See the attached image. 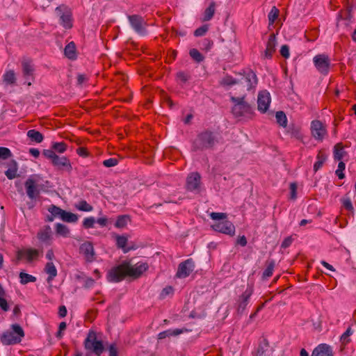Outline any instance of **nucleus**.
<instances>
[{
	"label": "nucleus",
	"mask_w": 356,
	"mask_h": 356,
	"mask_svg": "<svg viewBox=\"0 0 356 356\" xmlns=\"http://www.w3.org/2000/svg\"><path fill=\"white\" fill-rule=\"evenodd\" d=\"M239 83H243V81L242 80H238V79H234L229 75H227L221 81V84L223 86H233Z\"/></svg>",
	"instance_id": "38"
},
{
	"label": "nucleus",
	"mask_w": 356,
	"mask_h": 356,
	"mask_svg": "<svg viewBox=\"0 0 356 356\" xmlns=\"http://www.w3.org/2000/svg\"><path fill=\"white\" fill-rule=\"evenodd\" d=\"M312 134L318 140H322L326 134V129L323 123L319 120H314L312 122Z\"/></svg>",
	"instance_id": "20"
},
{
	"label": "nucleus",
	"mask_w": 356,
	"mask_h": 356,
	"mask_svg": "<svg viewBox=\"0 0 356 356\" xmlns=\"http://www.w3.org/2000/svg\"><path fill=\"white\" fill-rule=\"evenodd\" d=\"M88 80V77L86 74H78L77 76V84L81 86Z\"/></svg>",
	"instance_id": "64"
},
{
	"label": "nucleus",
	"mask_w": 356,
	"mask_h": 356,
	"mask_svg": "<svg viewBox=\"0 0 356 356\" xmlns=\"http://www.w3.org/2000/svg\"><path fill=\"white\" fill-rule=\"evenodd\" d=\"M27 136L33 142L40 143L43 140L42 134L35 129H31L27 132Z\"/></svg>",
	"instance_id": "31"
},
{
	"label": "nucleus",
	"mask_w": 356,
	"mask_h": 356,
	"mask_svg": "<svg viewBox=\"0 0 356 356\" xmlns=\"http://www.w3.org/2000/svg\"><path fill=\"white\" fill-rule=\"evenodd\" d=\"M216 3L212 1L204 13L203 21L207 22L211 19L215 13Z\"/></svg>",
	"instance_id": "32"
},
{
	"label": "nucleus",
	"mask_w": 356,
	"mask_h": 356,
	"mask_svg": "<svg viewBox=\"0 0 356 356\" xmlns=\"http://www.w3.org/2000/svg\"><path fill=\"white\" fill-rule=\"evenodd\" d=\"M128 19L131 27L136 33L143 35L146 34V30L145 28L146 22L141 16L138 15H129Z\"/></svg>",
	"instance_id": "13"
},
{
	"label": "nucleus",
	"mask_w": 356,
	"mask_h": 356,
	"mask_svg": "<svg viewBox=\"0 0 356 356\" xmlns=\"http://www.w3.org/2000/svg\"><path fill=\"white\" fill-rule=\"evenodd\" d=\"M190 56L197 63H201L204 60V57L203 55L196 49H192L189 51Z\"/></svg>",
	"instance_id": "42"
},
{
	"label": "nucleus",
	"mask_w": 356,
	"mask_h": 356,
	"mask_svg": "<svg viewBox=\"0 0 356 356\" xmlns=\"http://www.w3.org/2000/svg\"><path fill=\"white\" fill-rule=\"evenodd\" d=\"M55 13L59 17L60 24L65 29L72 27V13L71 9L65 4L56 7Z\"/></svg>",
	"instance_id": "6"
},
{
	"label": "nucleus",
	"mask_w": 356,
	"mask_h": 356,
	"mask_svg": "<svg viewBox=\"0 0 356 356\" xmlns=\"http://www.w3.org/2000/svg\"><path fill=\"white\" fill-rule=\"evenodd\" d=\"M277 46L276 36L275 33H271L269 35L268 40L266 43V48L261 57L264 59H271L273 54L275 52Z\"/></svg>",
	"instance_id": "17"
},
{
	"label": "nucleus",
	"mask_w": 356,
	"mask_h": 356,
	"mask_svg": "<svg viewBox=\"0 0 356 356\" xmlns=\"http://www.w3.org/2000/svg\"><path fill=\"white\" fill-rule=\"evenodd\" d=\"M148 267L145 262H138L132 265L130 261H123L108 270L107 280L110 282H120L126 277L137 279L148 269Z\"/></svg>",
	"instance_id": "1"
},
{
	"label": "nucleus",
	"mask_w": 356,
	"mask_h": 356,
	"mask_svg": "<svg viewBox=\"0 0 356 356\" xmlns=\"http://www.w3.org/2000/svg\"><path fill=\"white\" fill-rule=\"evenodd\" d=\"M346 165L343 161H340L338 165V169L335 173L338 176L339 179H342L345 177V175L343 171L345 170Z\"/></svg>",
	"instance_id": "51"
},
{
	"label": "nucleus",
	"mask_w": 356,
	"mask_h": 356,
	"mask_svg": "<svg viewBox=\"0 0 356 356\" xmlns=\"http://www.w3.org/2000/svg\"><path fill=\"white\" fill-rule=\"evenodd\" d=\"M177 78L182 83H186L190 79V74L188 72L179 71L176 74Z\"/></svg>",
	"instance_id": "54"
},
{
	"label": "nucleus",
	"mask_w": 356,
	"mask_h": 356,
	"mask_svg": "<svg viewBox=\"0 0 356 356\" xmlns=\"http://www.w3.org/2000/svg\"><path fill=\"white\" fill-rule=\"evenodd\" d=\"M187 331L186 329H175V330H168L163 332H160L158 334V339H163L166 337H170L172 336H177L180 334L184 333V332Z\"/></svg>",
	"instance_id": "25"
},
{
	"label": "nucleus",
	"mask_w": 356,
	"mask_h": 356,
	"mask_svg": "<svg viewBox=\"0 0 356 356\" xmlns=\"http://www.w3.org/2000/svg\"><path fill=\"white\" fill-rule=\"evenodd\" d=\"M343 207L348 210V211L353 212V207L352 204V202L349 197L343 198L341 200Z\"/></svg>",
	"instance_id": "56"
},
{
	"label": "nucleus",
	"mask_w": 356,
	"mask_h": 356,
	"mask_svg": "<svg viewBox=\"0 0 356 356\" xmlns=\"http://www.w3.org/2000/svg\"><path fill=\"white\" fill-rule=\"evenodd\" d=\"M130 221L129 216L128 215H121L117 218L116 222L115 223V226L118 228H123L126 227L128 222Z\"/></svg>",
	"instance_id": "35"
},
{
	"label": "nucleus",
	"mask_w": 356,
	"mask_h": 356,
	"mask_svg": "<svg viewBox=\"0 0 356 356\" xmlns=\"http://www.w3.org/2000/svg\"><path fill=\"white\" fill-rule=\"evenodd\" d=\"M3 80L8 84H13L15 82V74L13 70L6 72L3 75Z\"/></svg>",
	"instance_id": "49"
},
{
	"label": "nucleus",
	"mask_w": 356,
	"mask_h": 356,
	"mask_svg": "<svg viewBox=\"0 0 356 356\" xmlns=\"http://www.w3.org/2000/svg\"><path fill=\"white\" fill-rule=\"evenodd\" d=\"M62 213H63V214H62V216L60 218L65 222H76L78 220L77 215H76L73 213L68 212L65 210Z\"/></svg>",
	"instance_id": "36"
},
{
	"label": "nucleus",
	"mask_w": 356,
	"mask_h": 356,
	"mask_svg": "<svg viewBox=\"0 0 356 356\" xmlns=\"http://www.w3.org/2000/svg\"><path fill=\"white\" fill-rule=\"evenodd\" d=\"M42 154L48 159L51 160L53 165L59 170H65L70 172L72 167L70 160L65 156H58L53 150L44 149Z\"/></svg>",
	"instance_id": "5"
},
{
	"label": "nucleus",
	"mask_w": 356,
	"mask_h": 356,
	"mask_svg": "<svg viewBox=\"0 0 356 356\" xmlns=\"http://www.w3.org/2000/svg\"><path fill=\"white\" fill-rule=\"evenodd\" d=\"M39 256V251L33 248L18 250L17 251V259L18 261L25 258L28 262H31Z\"/></svg>",
	"instance_id": "19"
},
{
	"label": "nucleus",
	"mask_w": 356,
	"mask_h": 356,
	"mask_svg": "<svg viewBox=\"0 0 356 356\" xmlns=\"http://www.w3.org/2000/svg\"><path fill=\"white\" fill-rule=\"evenodd\" d=\"M213 42L211 40L208 39V38H204L202 41V49L203 50H205L206 51H208L211 49V47H213Z\"/></svg>",
	"instance_id": "52"
},
{
	"label": "nucleus",
	"mask_w": 356,
	"mask_h": 356,
	"mask_svg": "<svg viewBox=\"0 0 356 356\" xmlns=\"http://www.w3.org/2000/svg\"><path fill=\"white\" fill-rule=\"evenodd\" d=\"M19 277L22 284H26L29 282H35L36 281L35 277L24 272H21Z\"/></svg>",
	"instance_id": "39"
},
{
	"label": "nucleus",
	"mask_w": 356,
	"mask_h": 356,
	"mask_svg": "<svg viewBox=\"0 0 356 356\" xmlns=\"http://www.w3.org/2000/svg\"><path fill=\"white\" fill-rule=\"evenodd\" d=\"M38 181V176L34 175L29 177L24 182L26 195L31 200H35L40 196V190Z\"/></svg>",
	"instance_id": "8"
},
{
	"label": "nucleus",
	"mask_w": 356,
	"mask_h": 356,
	"mask_svg": "<svg viewBox=\"0 0 356 356\" xmlns=\"http://www.w3.org/2000/svg\"><path fill=\"white\" fill-rule=\"evenodd\" d=\"M279 13L280 10L275 6H273L268 15L270 24H273L275 22L279 16Z\"/></svg>",
	"instance_id": "47"
},
{
	"label": "nucleus",
	"mask_w": 356,
	"mask_h": 356,
	"mask_svg": "<svg viewBox=\"0 0 356 356\" xmlns=\"http://www.w3.org/2000/svg\"><path fill=\"white\" fill-rule=\"evenodd\" d=\"M44 272L48 275L47 282L50 283L57 275V270L53 262H47L44 266Z\"/></svg>",
	"instance_id": "23"
},
{
	"label": "nucleus",
	"mask_w": 356,
	"mask_h": 356,
	"mask_svg": "<svg viewBox=\"0 0 356 356\" xmlns=\"http://www.w3.org/2000/svg\"><path fill=\"white\" fill-rule=\"evenodd\" d=\"M266 268L265 269V270L263 272V274H262L263 280H266L268 277H270V276H272L273 270L275 268V261L273 259L267 260L266 261Z\"/></svg>",
	"instance_id": "29"
},
{
	"label": "nucleus",
	"mask_w": 356,
	"mask_h": 356,
	"mask_svg": "<svg viewBox=\"0 0 356 356\" xmlns=\"http://www.w3.org/2000/svg\"><path fill=\"white\" fill-rule=\"evenodd\" d=\"M52 231L49 225H45L37 234L38 238L42 242H48L51 238Z\"/></svg>",
	"instance_id": "22"
},
{
	"label": "nucleus",
	"mask_w": 356,
	"mask_h": 356,
	"mask_svg": "<svg viewBox=\"0 0 356 356\" xmlns=\"http://www.w3.org/2000/svg\"><path fill=\"white\" fill-rule=\"evenodd\" d=\"M345 152L343 150V146L341 143H337L334 146V159L337 161H340L343 158Z\"/></svg>",
	"instance_id": "34"
},
{
	"label": "nucleus",
	"mask_w": 356,
	"mask_h": 356,
	"mask_svg": "<svg viewBox=\"0 0 356 356\" xmlns=\"http://www.w3.org/2000/svg\"><path fill=\"white\" fill-rule=\"evenodd\" d=\"M201 176L198 172H192L186 178V188L191 192H199Z\"/></svg>",
	"instance_id": "15"
},
{
	"label": "nucleus",
	"mask_w": 356,
	"mask_h": 356,
	"mask_svg": "<svg viewBox=\"0 0 356 356\" xmlns=\"http://www.w3.org/2000/svg\"><path fill=\"white\" fill-rule=\"evenodd\" d=\"M211 227L213 230L231 236L235 234V226L227 220L216 222Z\"/></svg>",
	"instance_id": "11"
},
{
	"label": "nucleus",
	"mask_w": 356,
	"mask_h": 356,
	"mask_svg": "<svg viewBox=\"0 0 356 356\" xmlns=\"http://www.w3.org/2000/svg\"><path fill=\"white\" fill-rule=\"evenodd\" d=\"M194 268V261L192 259H188L179 264L176 276L179 278H186L190 275Z\"/></svg>",
	"instance_id": "14"
},
{
	"label": "nucleus",
	"mask_w": 356,
	"mask_h": 356,
	"mask_svg": "<svg viewBox=\"0 0 356 356\" xmlns=\"http://www.w3.org/2000/svg\"><path fill=\"white\" fill-rule=\"evenodd\" d=\"M77 154L82 157H87L88 156V152L86 148L79 147L76 149Z\"/></svg>",
	"instance_id": "63"
},
{
	"label": "nucleus",
	"mask_w": 356,
	"mask_h": 356,
	"mask_svg": "<svg viewBox=\"0 0 356 356\" xmlns=\"http://www.w3.org/2000/svg\"><path fill=\"white\" fill-rule=\"evenodd\" d=\"M241 78L238 79V80H242L244 87L246 88L248 90H251L254 88L257 84V77L256 74L251 70H243V72L239 73Z\"/></svg>",
	"instance_id": "10"
},
{
	"label": "nucleus",
	"mask_w": 356,
	"mask_h": 356,
	"mask_svg": "<svg viewBox=\"0 0 356 356\" xmlns=\"http://www.w3.org/2000/svg\"><path fill=\"white\" fill-rule=\"evenodd\" d=\"M210 217L212 220H225L227 218V214L225 213L212 212L210 214Z\"/></svg>",
	"instance_id": "57"
},
{
	"label": "nucleus",
	"mask_w": 356,
	"mask_h": 356,
	"mask_svg": "<svg viewBox=\"0 0 356 356\" xmlns=\"http://www.w3.org/2000/svg\"><path fill=\"white\" fill-rule=\"evenodd\" d=\"M95 222V219L94 217L86 218L83 220V226L86 229L92 228L94 227Z\"/></svg>",
	"instance_id": "53"
},
{
	"label": "nucleus",
	"mask_w": 356,
	"mask_h": 356,
	"mask_svg": "<svg viewBox=\"0 0 356 356\" xmlns=\"http://www.w3.org/2000/svg\"><path fill=\"white\" fill-rule=\"evenodd\" d=\"M85 348L95 353L97 356H100L104 350V347L102 341L97 339L95 332H90L84 341Z\"/></svg>",
	"instance_id": "7"
},
{
	"label": "nucleus",
	"mask_w": 356,
	"mask_h": 356,
	"mask_svg": "<svg viewBox=\"0 0 356 356\" xmlns=\"http://www.w3.org/2000/svg\"><path fill=\"white\" fill-rule=\"evenodd\" d=\"M79 252L84 256L88 262H92L95 259L94 247L90 241H86L80 245Z\"/></svg>",
	"instance_id": "18"
},
{
	"label": "nucleus",
	"mask_w": 356,
	"mask_h": 356,
	"mask_svg": "<svg viewBox=\"0 0 356 356\" xmlns=\"http://www.w3.org/2000/svg\"><path fill=\"white\" fill-rule=\"evenodd\" d=\"M270 103V93L266 90L259 92L257 97V108L261 113H265L268 109Z\"/></svg>",
	"instance_id": "16"
},
{
	"label": "nucleus",
	"mask_w": 356,
	"mask_h": 356,
	"mask_svg": "<svg viewBox=\"0 0 356 356\" xmlns=\"http://www.w3.org/2000/svg\"><path fill=\"white\" fill-rule=\"evenodd\" d=\"M108 350H109V356H118V349H117L115 343H112L110 345Z\"/></svg>",
	"instance_id": "61"
},
{
	"label": "nucleus",
	"mask_w": 356,
	"mask_h": 356,
	"mask_svg": "<svg viewBox=\"0 0 356 356\" xmlns=\"http://www.w3.org/2000/svg\"><path fill=\"white\" fill-rule=\"evenodd\" d=\"M269 346L267 339H264L259 343L255 356H263Z\"/></svg>",
	"instance_id": "40"
},
{
	"label": "nucleus",
	"mask_w": 356,
	"mask_h": 356,
	"mask_svg": "<svg viewBox=\"0 0 356 356\" xmlns=\"http://www.w3.org/2000/svg\"><path fill=\"white\" fill-rule=\"evenodd\" d=\"M13 156L10 150L7 147H0V159L6 160Z\"/></svg>",
	"instance_id": "50"
},
{
	"label": "nucleus",
	"mask_w": 356,
	"mask_h": 356,
	"mask_svg": "<svg viewBox=\"0 0 356 356\" xmlns=\"http://www.w3.org/2000/svg\"><path fill=\"white\" fill-rule=\"evenodd\" d=\"M327 158V156L323 150L318 151L316 156L317 161L314 165V172H317L323 166Z\"/></svg>",
	"instance_id": "27"
},
{
	"label": "nucleus",
	"mask_w": 356,
	"mask_h": 356,
	"mask_svg": "<svg viewBox=\"0 0 356 356\" xmlns=\"http://www.w3.org/2000/svg\"><path fill=\"white\" fill-rule=\"evenodd\" d=\"M296 190L297 185L296 183H291L290 184V191H291V198L295 200L296 198Z\"/></svg>",
	"instance_id": "60"
},
{
	"label": "nucleus",
	"mask_w": 356,
	"mask_h": 356,
	"mask_svg": "<svg viewBox=\"0 0 356 356\" xmlns=\"http://www.w3.org/2000/svg\"><path fill=\"white\" fill-rule=\"evenodd\" d=\"M219 143L218 134L209 129L200 132L192 143L193 152L212 149Z\"/></svg>",
	"instance_id": "2"
},
{
	"label": "nucleus",
	"mask_w": 356,
	"mask_h": 356,
	"mask_svg": "<svg viewBox=\"0 0 356 356\" xmlns=\"http://www.w3.org/2000/svg\"><path fill=\"white\" fill-rule=\"evenodd\" d=\"M280 54L285 58H288L289 57V47L286 44H284L280 48Z\"/></svg>",
	"instance_id": "59"
},
{
	"label": "nucleus",
	"mask_w": 356,
	"mask_h": 356,
	"mask_svg": "<svg viewBox=\"0 0 356 356\" xmlns=\"http://www.w3.org/2000/svg\"><path fill=\"white\" fill-rule=\"evenodd\" d=\"M118 163V161L115 158H110V159L104 160L103 161V165L107 168L114 167V166L117 165Z\"/></svg>",
	"instance_id": "58"
},
{
	"label": "nucleus",
	"mask_w": 356,
	"mask_h": 356,
	"mask_svg": "<svg viewBox=\"0 0 356 356\" xmlns=\"http://www.w3.org/2000/svg\"><path fill=\"white\" fill-rule=\"evenodd\" d=\"M277 122L282 127H286L287 124V118L283 111H277L275 115Z\"/></svg>",
	"instance_id": "41"
},
{
	"label": "nucleus",
	"mask_w": 356,
	"mask_h": 356,
	"mask_svg": "<svg viewBox=\"0 0 356 356\" xmlns=\"http://www.w3.org/2000/svg\"><path fill=\"white\" fill-rule=\"evenodd\" d=\"M64 210H63L62 209H60V207L54 205V204H51L49 207L48 208V211L49 213H51V214L54 216V217H60L61 218L62 216V214Z\"/></svg>",
	"instance_id": "46"
},
{
	"label": "nucleus",
	"mask_w": 356,
	"mask_h": 356,
	"mask_svg": "<svg viewBox=\"0 0 356 356\" xmlns=\"http://www.w3.org/2000/svg\"><path fill=\"white\" fill-rule=\"evenodd\" d=\"M244 96L241 97H231V101L234 104L232 107V113L236 118L245 117L251 118L254 113L252 107L244 101Z\"/></svg>",
	"instance_id": "4"
},
{
	"label": "nucleus",
	"mask_w": 356,
	"mask_h": 356,
	"mask_svg": "<svg viewBox=\"0 0 356 356\" xmlns=\"http://www.w3.org/2000/svg\"><path fill=\"white\" fill-rule=\"evenodd\" d=\"M208 30V25H202L194 31V35L196 37L203 36Z\"/></svg>",
	"instance_id": "55"
},
{
	"label": "nucleus",
	"mask_w": 356,
	"mask_h": 356,
	"mask_svg": "<svg viewBox=\"0 0 356 356\" xmlns=\"http://www.w3.org/2000/svg\"><path fill=\"white\" fill-rule=\"evenodd\" d=\"M254 291V286L252 284H248L245 291L238 297L237 300V311L238 313H242L246 308L249 302L250 296L252 295Z\"/></svg>",
	"instance_id": "12"
},
{
	"label": "nucleus",
	"mask_w": 356,
	"mask_h": 356,
	"mask_svg": "<svg viewBox=\"0 0 356 356\" xmlns=\"http://www.w3.org/2000/svg\"><path fill=\"white\" fill-rule=\"evenodd\" d=\"M312 356H333L332 349L330 346L321 343L314 350Z\"/></svg>",
	"instance_id": "21"
},
{
	"label": "nucleus",
	"mask_w": 356,
	"mask_h": 356,
	"mask_svg": "<svg viewBox=\"0 0 356 356\" xmlns=\"http://www.w3.org/2000/svg\"><path fill=\"white\" fill-rule=\"evenodd\" d=\"M67 149V145L64 142L60 143H54L51 145V149L55 153L56 152L58 153H63Z\"/></svg>",
	"instance_id": "44"
},
{
	"label": "nucleus",
	"mask_w": 356,
	"mask_h": 356,
	"mask_svg": "<svg viewBox=\"0 0 356 356\" xmlns=\"http://www.w3.org/2000/svg\"><path fill=\"white\" fill-rule=\"evenodd\" d=\"M293 239L291 236L286 238L282 243L281 247L282 248H286L289 247L292 243Z\"/></svg>",
	"instance_id": "62"
},
{
	"label": "nucleus",
	"mask_w": 356,
	"mask_h": 356,
	"mask_svg": "<svg viewBox=\"0 0 356 356\" xmlns=\"http://www.w3.org/2000/svg\"><path fill=\"white\" fill-rule=\"evenodd\" d=\"M56 233L57 235L61 236L63 237H67L70 235V231L69 228L61 223H56L55 225Z\"/></svg>",
	"instance_id": "33"
},
{
	"label": "nucleus",
	"mask_w": 356,
	"mask_h": 356,
	"mask_svg": "<svg viewBox=\"0 0 356 356\" xmlns=\"http://www.w3.org/2000/svg\"><path fill=\"white\" fill-rule=\"evenodd\" d=\"M313 62L316 70L322 74L327 75L330 70V60L327 55L322 54L315 56Z\"/></svg>",
	"instance_id": "9"
},
{
	"label": "nucleus",
	"mask_w": 356,
	"mask_h": 356,
	"mask_svg": "<svg viewBox=\"0 0 356 356\" xmlns=\"http://www.w3.org/2000/svg\"><path fill=\"white\" fill-rule=\"evenodd\" d=\"M9 168L5 172V175L9 179H13L17 176L18 165L15 160H11L9 163Z\"/></svg>",
	"instance_id": "24"
},
{
	"label": "nucleus",
	"mask_w": 356,
	"mask_h": 356,
	"mask_svg": "<svg viewBox=\"0 0 356 356\" xmlns=\"http://www.w3.org/2000/svg\"><path fill=\"white\" fill-rule=\"evenodd\" d=\"M76 208L83 211H91L93 207L89 204L86 200H81L76 205Z\"/></svg>",
	"instance_id": "48"
},
{
	"label": "nucleus",
	"mask_w": 356,
	"mask_h": 356,
	"mask_svg": "<svg viewBox=\"0 0 356 356\" xmlns=\"http://www.w3.org/2000/svg\"><path fill=\"white\" fill-rule=\"evenodd\" d=\"M64 53L66 57H67L69 59H76V46L74 42H71L65 46Z\"/></svg>",
	"instance_id": "28"
},
{
	"label": "nucleus",
	"mask_w": 356,
	"mask_h": 356,
	"mask_svg": "<svg viewBox=\"0 0 356 356\" xmlns=\"http://www.w3.org/2000/svg\"><path fill=\"white\" fill-rule=\"evenodd\" d=\"M287 132L291 134V136L297 139H300L302 138V134L299 127H296L294 125L289 127Z\"/></svg>",
	"instance_id": "45"
},
{
	"label": "nucleus",
	"mask_w": 356,
	"mask_h": 356,
	"mask_svg": "<svg viewBox=\"0 0 356 356\" xmlns=\"http://www.w3.org/2000/svg\"><path fill=\"white\" fill-rule=\"evenodd\" d=\"M12 330L3 332L0 336V341L6 346L14 345L22 341L24 337V332L19 324H13Z\"/></svg>",
	"instance_id": "3"
},
{
	"label": "nucleus",
	"mask_w": 356,
	"mask_h": 356,
	"mask_svg": "<svg viewBox=\"0 0 356 356\" xmlns=\"http://www.w3.org/2000/svg\"><path fill=\"white\" fill-rule=\"evenodd\" d=\"M23 75L30 76L33 75L34 68L30 60H24L22 63Z\"/></svg>",
	"instance_id": "30"
},
{
	"label": "nucleus",
	"mask_w": 356,
	"mask_h": 356,
	"mask_svg": "<svg viewBox=\"0 0 356 356\" xmlns=\"http://www.w3.org/2000/svg\"><path fill=\"white\" fill-rule=\"evenodd\" d=\"M127 238L124 236H116V245L118 248L122 249L124 253L134 249V247H127Z\"/></svg>",
	"instance_id": "26"
},
{
	"label": "nucleus",
	"mask_w": 356,
	"mask_h": 356,
	"mask_svg": "<svg viewBox=\"0 0 356 356\" xmlns=\"http://www.w3.org/2000/svg\"><path fill=\"white\" fill-rule=\"evenodd\" d=\"M6 291L3 289L2 285L0 284V307L4 312H7L9 310V306L6 300L5 299Z\"/></svg>",
	"instance_id": "37"
},
{
	"label": "nucleus",
	"mask_w": 356,
	"mask_h": 356,
	"mask_svg": "<svg viewBox=\"0 0 356 356\" xmlns=\"http://www.w3.org/2000/svg\"><path fill=\"white\" fill-rule=\"evenodd\" d=\"M353 332L351 327H348L346 332L341 336L340 341L343 345L346 346L350 341V337L352 335Z\"/></svg>",
	"instance_id": "43"
}]
</instances>
